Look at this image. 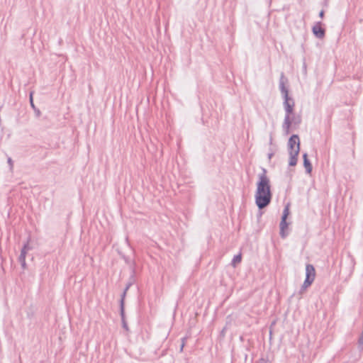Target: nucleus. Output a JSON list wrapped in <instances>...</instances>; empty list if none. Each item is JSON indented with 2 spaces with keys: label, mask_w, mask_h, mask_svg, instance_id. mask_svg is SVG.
<instances>
[{
  "label": "nucleus",
  "mask_w": 363,
  "mask_h": 363,
  "mask_svg": "<svg viewBox=\"0 0 363 363\" xmlns=\"http://www.w3.org/2000/svg\"><path fill=\"white\" fill-rule=\"evenodd\" d=\"M319 16L320 18H323V16H324V11H323V10L320 11V12L319 13Z\"/></svg>",
  "instance_id": "19"
},
{
  "label": "nucleus",
  "mask_w": 363,
  "mask_h": 363,
  "mask_svg": "<svg viewBox=\"0 0 363 363\" xmlns=\"http://www.w3.org/2000/svg\"><path fill=\"white\" fill-rule=\"evenodd\" d=\"M9 162L10 164H11V159H9Z\"/></svg>",
  "instance_id": "24"
},
{
  "label": "nucleus",
  "mask_w": 363,
  "mask_h": 363,
  "mask_svg": "<svg viewBox=\"0 0 363 363\" xmlns=\"http://www.w3.org/2000/svg\"><path fill=\"white\" fill-rule=\"evenodd\" d=\"M271 199L272 193L269 179L266 175V169H263L262 174L259 175V181L255 194V203L259 209H262L270 203Z\"/></svg>",
  "instance_id": "2"
},
{
  "label": "nucleus",
  "mask_w": 363,
  "mask_h": 363,
  "mask_svg": "<svg viewBox=\"0 0 363 363\" xmlns=\"http://www.w3.org/2000/svg\"><path fill=\"white\" fill-rule=\"evenodd\" d=\"M298 150H296V152H289V166H295L297 164V157L298 155Z\"/></svg>",
  "instance_id": "8"
},
{
  "label": "nucleus",
  "mask_w": 363,
  "mask_h": 363,
  "mask_svg": "<svg viewBox=\"0 0 363 363\" xmlns=\"http://www.w3.org/2000/svg\"><path fill=\"white\" fill-rule=\"evenodd\" d=\"M289 214V207L288 206H286L283 211V213H282V216L281 218H284L285 219L287 218Z\"/></svg>",
  "instance_id": "12"
},
{
  "label": "nucleus",
  "mask_w": 363,
  "mask_h": 363,
  "mask_svg": "<svg viewBox=\"0 0 363 363\" xmlns=\"http://www.w3.org/2000/svg\"><path fill=\"white\" fill-rule=\"evenodd\" d=\"M358 347L360 350H363V336L361 335L358 339Z\"/></svg>",
  "instance_id": "13"
},
{
  "label": "nucleus",
  "mask_w": 363,
  "mask_h": 363,
  "mask_svg": "<svg viewBox=\"0 0 363 363\" xmlns=\"http://www.w3.org/2000/svg\"><path fill=\"white\" fill-rule=\"evenodd\" d=\"M130 285H131L130 283L127 284L126 287L125 288V289H124V291L123 292V294L121 295V301H120V310H121V315H122V317H123L124 298H125L126 292L128 290V289L130 288Z\"/></svg>",
  "instance_id": "10"
},
{
  "label": "nucleus",
  "mask_w": 363,
  "mask_h": 363,
  "mask_svg": "<svg viewBox=\"0 0 363 363\" xmlns=\"http://www.w3.org/2000/svg\"><path fill=\"white\" fill-rule=\"evenodd\" d=\"M185 340H186V338L185 337H183L182 339V344H181V346H180V352H182L183 350V348L185 345Z\"/></svg>",
  "instance_id": "15"
},
{
  "label": "nucleus",
  "mask_w": 363,
  "mask_h": 363,
  "mask_svg": "<svg viewBox=\"0 0 363 363\" xmlns=\"http://www.w3.org/2000/svg\"><path fill=\"white\" fill-rule=\"evenodd\" d=\"M121 318H122V321H123V327L125 329L128 330V325H127V323L125 322L124 316L123 317L121 316Z\"/></svg>",
  "instance_id": "17"
},
{
  "label": "nucleus",
  "mask_w": 363,
  "mask_h": 363,
  "mask_svg": "<svg viewBox=\"0 0 363 363\" xmlns=\"http://www.w3.org/2000/svg\"><path fill=\"white\" fill-rule=\"evenodd\" d=\"M280 236L282 238H284L288 235V232H286V230L288 229V223L286 222V219L284 218H281V222H280Z\"/></svg>",
  "instance_id": "7"
},
{
  "label": "nucleus",
  "mask_w": 363,
  "mask_h": 363,
  "mask_svg": "<svg viewBox=\"0 0 363 363\" xmlns=\"http://www.w3.org/2000/svg\"><path fill=\"white\" fill-rule=\"evenodd\" d=\"M311 284H312V282H310V283H308V284H306V281L305 280V281H304V282H303V285H302V286H301V289H300V291H299V294H303V293L305 291V290H306L308 287H309Z\"/></svg>",
  "instance_id": "11"
},
{
  "label": "nucleus",
  "mask_w": 363,
  "mask_h": 363,
  "mask_svg": "<svg viewBox=\"0 0 363 363\" xmlns=\"http://www.w3.org/2000/svg\"><path fill=\"white\" fill-rule=\"evenodd\" d=\"M303 166L306 169V172L308 174H310L312 171V165H311L310 160L308 158V154L306 152H305L303 155Z\"/></svg>",
  "instance_id": "9"
},
{
  "label": "nucleus",
  "mask_w": 363,
  "mask_h": 363,
  "mask_svg": "<svg viewBox=\"0 0 363 363\" xmlns=\"http://www.w3.org/2000/svg\"><path fill=\"white\" fill-rule=\"evenodd\" d=\"M30 104H31V106H32V107H33V108H34L35 106H34V104H33V96H32V94H30Z\"/></svg>",
  "instance_id": "18"
},
{
  "label": "nucleus",
  "mask_w": 363,
  "mask_h": 363,
  "mask_svg": "<svg viewBox=\"0 0 363 363\" xmlns=\"http://www.w3.org/2000/svg\"><path fill=\"white\" fill-rule=\"evenodd\" d=\"M315 277V271L314 267L311 264H308L306 266V284H308L310 282H313Z\"/></svg>",
  "instance_id": "4"
},
{
  "label": "nucleus",
  "mask_w": 363,
  "mask_h": 363,
  "mask_svg": "<svg viewBox=\"0 0 363 363\" xmlns=\"http://www.w3.org/2000/svg\"><path fill=\"white\" fill-rule=\"evenodd\" d=\"M40 115V112L38 111H37V116H38Z\"/></svg>",
  "instance_id": "23"
},
{
  "label": "nucleus",
  "mask_w": 363,
  "mask_h": 363,
  "mask_svg": "<svg viewBox=\"0 0 363 363\" xmlns=\"http://www.w3.org/2000/svg\"><path fill=\"white\" fill-rule=\"evenodd\" d=\"M303 72L304 74H306V73H307V65H306V63L305 60L303 61Z\"/></svg>",
  "instance_id": "16"
},
{
  "label": "nucleus",
  "mask_w": 363,
  "mask_h": 363,
  "mask_svg": "<svg viewBox=\"0 0 363 363\" xmlns=\"http://www.w3.org/2000/svg\"><path fill=\"white\" fill-rule=\"evenodd\" d=\"M272 138L271 137L270 138V143H272Z\"/></svg>",
  "instance_id": "25"
},
{
  "label": "nucleus",
  "mask_w": 363,
  "mask_h": 363,
  "mask_svg": "<svg viewBox=\"0 0 363 363\" xmlns=\"http://www.w3.org/2000/svg\"><path fill=\"white\" fill-rule=\"evenodd\" d=\"M313 35L318 38H323L325 36V29L321 27V22H318L312 28Z\"/></svg>",
  "instance_id": "5"
},
{
  "label": "nucleus",
  "mask_w": 363,
  "mask_h": 363,
  "mask_svg": "<svg viewBox=\"0 0 363 363\" xmlns=\"http://www.w3.org/2000/svg\"><path fill=\"white\" fill-rule=\"evenodd\" d=\"M30 249L29 245H26L21 250L19 259L21 264V267L23 269H26V255L28 251Z\"/></svg>",
  "instance_id": "6"
},
{
  "label": "nucleus",
  "mask_w": 363,
  "mask_h": 363,
  "mask_svg": "<svg viewBox=\"0 0 363 363\" xmlns=\"http://www.w3.org/2000/svg\"><path fill=\"white\" fill-rule=\"evenodd\" d=\"M286 82H287V79L285 78L284 73H281L279 79V89L284 99L283 105L285 111L282 130L284 135H287L291 129L298 127L301 123V117L294 113L295 103L294 99L289 96V90L285 86Z\"/></svg>",
  "instance_id": "1"
},
{
  "label": "nucleus",
  "mask_w": 363,
  "mask_h": 363,
  "mask_svg": "<svg viewBox=\"0 0 363 363\" xmlns=\"http://www.w3.org/2000/svg\"><path fill=\"white\" fill-rule=\"evenodd\" d=\"M272 155H273V153H269V154L268 155V157H269V159H271V158H272Z\"/></svg>",
  "instance_id": "20"
},
{
  "label": "nucleus",
  "mask_w": 363,
  "mask_h": 363,
  "mask_svg": "<svg viewBox=\"0 0 363 363\" xmlns=\"http://www.w3.org/2000/svg\"><path fill=\"white\" fill-rule=\"evenodd\" d=\"M289 152H296V150L300 151V140L298 135H292L288 141Z\"/></svg>",
  "instance_id": "3"
},
{
  "label": "nucleus",
  "mask_w": 363,
  "mask_h": 363,
  "mask_svg": "<svg viewBox=\"0 0 363 363\" xmlns=\"http://www.w3.org/2000/svg\"><path fill=\"white\" fill-rule=\"evenodd\" d=\"M261 363H267L265 360H264L263 359H261Z\"/></svg>",
  "instance_id": "22"
},
{
  "label": "nucleus",
  "mask_w": 363,
  "mask_h": 363,
  "mask_svg": "<svg viewBox=\"0 0 363 363\" xmlns=\"http://www.w3.org/2000/svg\"><path fill=\"white\" fill-rule=\"evenodd\" d=\"M241 261V255H235L233 260H232V262L233 264L235 263V262H240Z\"/></svg>",
  "instance_id": "14"
},
{
  "label": "nucleus",
  "mask_w": 363,
  "mask_h": 363,
  "mask_svg": "<svg viewBox=\"0 0 363 363\" xmlns=\"http://www.w3.org/2000/svg\"><path fill=\"white\" fill-rule=\"evenodd\" d=\"M125 242H126V243H127L128 245H130V244H129V241H128V237H126V238H125Z\"/></svg>",
  "instance_id": "21"
}]
</instances>
